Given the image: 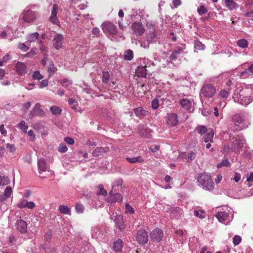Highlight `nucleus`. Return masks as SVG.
<instances>
[{"label": "nucleus", "instance_id": "obj_1", "mask_svg": "<svg viewBox=\"0 0 253 253\" xmlns=\"http://www.w3.org/2000/svg\"><path fill=\"white\" fill-rule=\"evenodd\" d=\"M198 181L206 190H212L214 188V182L211 179V176L205 172L199 175L198 177Z\"/></svg>", "mask_w": 253, "mask_h": 253}, {"label": "nucleus", "instance_id": "obj_2", "mask_svg": "<svg viewBox=\"0 0 253 253\" xmlns=\"http://www.w3.org/2000/svg\"><path fill=\"white\" fill-rule=\"evenodd\" d=\"M232 121L234 123L235 129L239 131L246 128L248 126L246 123V118L241 114H237L232 118Z\"/></svg>", "mask_w": 253, "mask_h": 253}, {"label": "nucleus", "instance_id": "obj_3", "mask_svg": "<svg viewBox=\"0 0 253 253\" xmlns=\"http://www.w3.org/2000/svg\"><path fill=\"white\" fill-rule=\"evenodd\" d=\"M216 89L211 84H204L201 89V94L206 97H212L215 93Z\"/></svg>", "mask_w": 253, "mask_h": 253}, {"label": "nucleus", "instance_id": "obj_4", "mask_svg": "<svg viewBox=\"0 0 253 253\" xmlns=\"http://www.w3.org/2000/svg\"><path fill=\"white\" fill-rule=\"evenodd\" d=\"M136 240L141 245H145L148 240V236L146 231L144 229H141L137 231L136 235Z\"/></svg>", "mask_w": 253, "mask_h": 253}, {"label": "nucleus", "instance_id": "obj_5", "mask_svg": "<svg viewBox=\"0 0 253 253\" xmlns=\"http://www.w3.org/2000/svg\"><path fill=\"white\" fill-rule=\"evenodd\" d=\"M164 236L163 230L160 228H156L152 230L150 234V239L154 242H160Z\"/></svg>", "mask_w": 253, "mask_h": 253}, {"label": "nucleus", "instance_id": "obj_6", "mask_svg": "<svg viewBox=\"0 0 253 253\" xmlns=\"http://www.w3.org/2000/svg\"><path fill=\"white\" fill-rule=\"evenodd\" d=\"M249 90H241L239 93V99L240 101V103L243 105H247L252 102L253 99L250 96H248V93L247 92Z\"/></svg>", "mask_w": 253, "mask_h": 253}, {"label": "nucleus", "instance_id": "obj_7", "mask_svg": "<svg viewBox=\"0 0 253 253\" xmlns=\"http://www.w3.org/2000/svg\"><path fill=\"white\" fill-rule=\"evenodd\" d=\"M102 29L104 33H108L112 35L117 33L116 26L111 22H105L102 25Z\"/></svg>", "mask_w": 253, "mask_h": 253}, {"label": "nucleus", "instance_id": "obj_8", "mask_svg": "<svg viewBox=\"0 0 253 253\" xmlns=\"http://www.w3.org/2000/svg\"><path fill=\"white\" fill-rule=\"evenodd\" d=\"M233 143L234 145L233 151L238 152L246 144V140L242 136H238L235 137V141Z\"/></svg>", "mask_w": 253, "mask_h": 253}, {"label": "nucleus", "instance_id": "obj_9", "mask_svg": "<svg viewBox=\"0 0 253 253\" xmlns=\"http://www.w3.org/2000/svg\"><path fill=\"white\" fill-rule=\"evenodd\" d=\"M132 30L133 34L137 36H142L145 32V28L141 23L134 22L132 24Z\"/></svg>", "mask_w": 253, "mask_h": 253}, {"label": "nucleus", "instance_id": "obj_10", "mask_svg": "<svg viewBox=\"0 0 253 253\" xmlns=\"http://www.w3.org/2000/svg\"><path fill=\"white\" fill-rule=\"evenodd\" d=\"M245 68L240 73V76L246 79L249 77H253V64L248 65V66L244 65Z\"/></svg>", "mask_w": 253, "mask_h": 253}, {"label": "nucleus", "instance_id": "obj_11", "mask_svg": "<svg viewBox=\"0 0 253 253\" xmlns=\"http://www.w3.org/2000/svg\"><path fill=\"white\" fill-rule=\"evenodd\" d=\"M22 15L23 20L29 23L33 22L36 18L35 12L31 10L24 11Z\"/></svg>", "mask_w": 253, "mask_h": 253}, {"label": "nucleus", "instance_id": "obj_12", "mask_svg": "<svg viewBox=\"0 0 253 253\" xmlns=\"http://www.w3.org/2000/svg\"><path fill=\"white\" fill-rule=\"evenodd\" d=\"M58 10V6L56 4H54L51 10V15L49 20L53 24L59 25V21L57 17V14Z\"/></svg>", "mask_w": 253, "mask_h": 253}, {"label": "nucleus", "instance_id": "obj_13", "mask_svg": "<svg viewBox=\"0 0 253 253\" xmlns=\"http://www.w3.org/2000/svg\"><path fill=\"white\" fill-rule=\"evenodd\" d=\"M63 39V35L61 34H57L54 36L53 44L56 49H59L62 47Z\"/></svg>", "mask_w": 253, "mask_h": 253}, {"label": "nucleus", "instance_id": "obj_14", "mask_svg": "<svg viewBox=\"0 0 253 253\" xmlns=\"http://www.w3.org/2000/svg\"><path fill=\"white\" fill-rule=\"evenodd\" d=\"M110 151L108 147H97L92 153L93 156L94 157H103L104 154L107 153Z\"/></svg>", "mask_w": 253, "mask_h": 253}, {"label": "nucleus", "instance_id": "obj_15", "mask_svg": "<svg viewBox=\"0 0 253 253\" xmlns=\"http://www.w3.org/2000/svg\"><path fill=\"white\" fill-rule=\"evenodd\" d=\"M109 202L110 203H116L122 202L123 199V196L120 193H113V190H111L109 192Z\"/></svg>", "mask_w": 253, "mask_h": 253}, {"label": "nucleus", "instance_id": "obj_16", "mask_svg": "<svg viewBox=\"0 0 253 253\" xmlns=\"http://www.w3.org/2000/svg\"><path fill=\"white\" fill-rule=\"evenodd\" d=\"M182 108L186 111H191V109L192 105V101L187 98H183L179 101Z\"/></svg>", "mask_w": 253, "mask_h": 253}, {"label": "nucleus", "instance_id": "obj_17", "mask_svg": "<svg viewBox=\"0 0 253 253\" xmlns=\"http://www.w3.org/2000/svg\"><path fill=\"white\" fill-rule=\"evenodd\" d=\"M16 229L21 233H25L27 232V223L22 220H18L16 223Z\"/></svg>", "mask_w": 253, "mask_h": 253}, {"label": "nucleus", "instance_id": "obj_18", "mask_svg": "<svg viewBox=\"0 0 253 253\" xmlns=\"http://www.w3.org/2000/svg\"><path fill=\"white\" fill-rule=\"evenodd\" d=\"M158 38V35L154 32H150L146 36V41L148 43V47L150 44L156 43Z\"/></svg>", "mask_w": 253, "mask_h": 253}, {"label": "nucleus", "instance_id": "obj_19", "mask_svg": "<svg viewBox=\"0 0 253 253\" xmlns=\"http://www.w3.org/2000/svg\"><path fill=\"white\" fill-rule=\"evenodd\" d=\"M167 122L171 126L176 125L178 122L177 115L174 113L169 114L167 117Z\"/></svg>", "mask_w": 253, "mask_h": 253}, {"label": "nucleus", "instance_id": "obj_20", "mask_svg": "<svg viewBox=\"0 0 253 253\" xmlns=\"http://www.w3.org/2000/svg\"><path fill=\"white\" fill-rule=\"evenodd\" d=\"M16 70L19 75H24L27 72L26 66L24 63L18 62L16 64Z\"/></svg>", "mask_w": 253, "mask_h": 253}, {"label": "nucleus", "instance_id": "obj_21", "mask_svg": "<svg viewBox=\"0 0 253 253\" xmlns=\"http://www.w3.org/2000/svg\"><path fill=\"white\" fill-rule=\"evenodd\" d=\"M215 217L219 222L224 223L228 218L229 213L225 211H220L216 214Z\"/></svg>", "mask_w": 253, "mask_h": 253}, {"label": "nucleus", "instance_id": "obj_22", "mask_svg": "<svg viewBox=\"0 0 253 253\" xmlns=\"http://www.w3.org/2000/svg\"><path fill=\"white\" fill-rule=\"evenodd\" d=\"M39 171L40 173L42 172H45L47 169V165L46 161L43 158H41L39 160L38 163Z\"/></svg>", "mask_w": 253, "mask_h": 253}, {"label": "nucleus", "instance_id": "obj_23", "mask_svg": "<svg viewBox=\"0 0 253 253\" xmlns=\"http://www.w3.org/2000/svg\"><path fill=\"white\" fill-rule=\"evenodd\" d=\"M225 6L230 10L238 8L239 5L234 0H224Z\"/></svg>", "mask_w": 253, "mask_h": 253}, {"label": "nucleus", "instance_id": "obj_24", "mask_svg": "<svg viewBox=\"0 0 253 253\" xmlns=\"http://www.w3.org/2000/svg\"><path fill=\"white\" fill-rule=\"evenodd\" d=\"M146 68V66L138 67L135 71L136 76L140 78L145 77L147 75V70Z\"/></svg>", "mask_w": 253, "mask_h": 253}, {"label": "nucleus", "instance_id": "obj_25", "mask_svg": "<svg viewBox=\"0 0 253 253\" xmlns=\"http://www.w3.org/2000/svg\"><path fill=\"white\" fill-rule=\"evenodd\" d=\"M40 103H37L34 107L33 110V115L43 117L45 116V113L41 108Z\"/></svg>", "mask_w": 253, "mask_h": 253}, {"label": "nucleus", "instance_id": "obj_26", "mask_svg": "<svg viewBox=\"0 0 253 253\" xmlns=\"http://www.w3.org/2000/svg\"><path fill=\"white\" fill-rule=\"evenodd\" d=\"M183 52V48L181 47H178L176 50L173 51L169 56V59L171 60H176L178 58L179 54Z\"/></svg>", "mask_w": 253, "mask_h": 253}, {"label": "nucleus", "instance_id": "obj_27", "mask_svg": "<svg viewBox=\"0 0 253 253\" xmlns=\"http://www.w3.org/2000/svg\"><path fill=\"white\" fill-rule=\"evenodd\" d=\"M214 132L212 129H210L208 132L204 136V141L206 143L212 142Z\"/></svg>", "mask_w": 253, "mask_h": 253}, {"label": "nucleus", "instance_id": "obj_28", "mask_svg": "<svg viewBox=\"0 0 253 253\" xmlns=\"http://www.w3.org/2000/svg\"><path fill=\"white\" fill-rule=\"evenodd\" d=\"M124 243L123 241L121 239H118L117 241L114 242L113 249L114 251L116 252H120L122 251V248L123 247Z\"/></svg>", "mask_w": 253, "mask_h": 253}, {"label": "nucleus", "instance_id": "obj_29", "mask_svg": "<svg viewBox=\"0 0 253 253\" xmlns=\"http://www.w3.org/2000/svg\"><path fill=\"white\" fill-rule=\"evenodd\" d=\"M126 161L131 164H134L136 163H142L144 161V159L141 156H139L133 158H126Z\"/></svg>", "mask_w": 253, "mask_h": 253}, {"label": "nucleus", "instance_id": "obj_30", "mask_svg": "<svg viewBox=\"0 0 253 253\" xmlns=\"http://www.w3.org/2000/svg\"><path fill=\"white\" fill-rule=\"evenodd\" d=\"M116 223L120 230H123L125 228V226L123 222V217L121 216L116 217Z\"/></svg>", "mask_w": 253, "mask_h": 253}, {"label": "nucleus", "instance_id": "obj_31", "mask_svg": "<svg viewBox=\"0 0 253 253\" xmlns=\"http://www.w3.org/2000/svg\"><path fill=\"white\" fill-rule=\"evenodd\" d=\"M134 113L137 117H141L145 116L146 111L143 108L138 107L134 110Z\"/></svg>", "mask_w": 253, "mask_h": 253}, {"label": "nucleus", "instance_id": "obj_32", "mask_svg": "<svg viewBox=\"0 0 253 253\" xmlns=\"http://www.w3.org/2000/svg\"><path fill=\"white\" fill-rule=\"evenodd\" d=\"M39 36V34L37 32L33 33L31 34L28 36L27 40L28 42H35L38 39Z\"/></svg>", "mask_w": 253, "mask_h": 253}, {"label": "nucleus", "instance_id": "obj_33", "mask_svg": "<svg viewBox=\"0 0 253 253\" xmlns=\"http://www.w3.org/2000/svg\"><path fill=\"white\" fill-rule=\"evenodd\" d=\"M17 127L20 128L24 132H27L28 126L26 125V122L24 121H22L19 124H18Z\"/></svg>", "mask_w": 253, "mask_h": 253}, {"label": "nucleus", "instance_id": "obj_34", "mask_svg": "<svg viewBox=\"0 0 253 253\" xmlns=\"http://www.w3.org/2000/svg\"><path fill=\"white\" fill-rule=\"evenodd\" d=\"M11 28L9 26H7L5 28L4 31H2L0 35V37L1 39H6V37L10 35V33L9 32L10 31H11Z\"/></svg>", "mask_w": 253, "mask_h": 253}, {"label": "nucleus", "instance_id": "obj_35", "mask_svg": "<svg viewBox=\"0 0 253 253\" xmlns=\"http://www.w3.org/2000/svg\"><path fill=\"white\" fill-rule=\"evenodd\" d=\"M237 44L238 46L242 47L243 48H246L248 46V41L244 39L239 40L237 41Z\"/></svg>", "mask_w": 253, "mask_h": 253}, {"label": "nucleus", "instance_id": "obj_36", "mask_svg": "<svg viewBox=\"0 0 253 253\" xmlns=\"http://www.w3.org/2000/svg\"><path fill=\"white\" fill-rule=\"evenodd\" d=\"M110 80V74L108 71H103L102 73V81L104 84H108Z\"/></svg>", "mask_w": 253, "mask_h": 253}, {"label": "nucleus", "instance_id": "obj_37", "mask_svg": "<svg viewBox=\"0 0 253 253\" xmlns=\"http://www.w3.org/2000/svg\"><path fill=\"white\" fill-rule=\"evenodd\" d=\"M50 111L52 114L58 115L61 113L62 110L57 106H53L50 108Z\"/></svg>", "mask_w": 253, "mask_h": 253}, {"label": "nucleus", "instance_id": "obj_38", "mask_svg": "<svg viewBox=\"0 0 253 253\" xmlns=\"http://www.w3.org/2000/svg\"><path fill=\"white\" fill-rule=\"evenodd\" d=\"M10 179L7 176H1L0 175V185H6L10 183Z\"/></svg>", "mask_w": 253, "mask_h": 253}, {"label": "nucleus", "instance_id": "obj_39", "mask_svg": "<svg viewBox=\"0 0 253 253\" xmlns=\"http://www.w3.org/2000/svg\"><path fill=\"white\" fill-rule=\"evenodd\" d=\"M58 210L59 212L62 214H68L70 212V209L63 205H60Z\"/></svg>", "mask_w": 253, "mask_h": 253}, {"label": "nucleus", "instance_id": "obj_40", "mask_svg": "<svg viewBox=\"0 0 253 253\" xmlns=\"http://www.w3.org/2000/svg\"><path fill=\"white\" fill-rule=\"evenodd\" d=\"M133 57V51L130 49L127 50L125 52L124 58L126 60H130Z\"/></svg>", "mask_w": 253, "mask_h": 253}, {"label": "nucleus", "instance_id": "obj_41", "mask_svg": "<svg viewBox=\"0 0 253 253\" xmlns=\"http://www.w3.org/2000/svg\"><path fill=\"white\" fill-rule=\"evenodd\" d=\"M198 133L202 135L205 133L209 130L207 129V127L204 126H199L196 127L195 129Z\"/></svg>", "mask_w": 253, "mask_h": 253}, {"label": "nucleus", "instance_id": "obj_42", "mask_svg": "<svg viewBox=\"0 0 253 253\" xmlns=\"http://www.w3.org/2000/svg\"><path fill=\"white\" fill-rule=\"evenodd\" d=\"M68 103L71 106L72 109L75 110L77 109L78 102L75 99L70 98L68 100Z\"/></svg>", "mask_w": 253, "mask_h": 253}, {"label": "nucleus", "instance_id": "obj_43", "mask_svg": "<svg viewBox=\"0 0 253 253\" xmlns=\"http://www.w3.org/2000/svg\"><path fill=\"white\" fill-rule=\"evenodd\" d=\"M123 184V180L122 179H118L115 184L112 186V190H114L115 191H117L118 189H116V187H119L122 188V185Z\"/></svg>", "mask_w": 253, "mask_h": 253}, {"label": "nucleus", "instance_id": "obj_44", "mask_svg": "<svg viewBox=\"0 0 253 253\" xmlns=\"http://www.w3.org/2000/svg\"><path fill=\"white\" fill-rule=\"evenodd\" d=\"M58 151L60 153H65L68 150V148L64 143H60L58 147Z\"/></svg>", "mask_w": 253, "mask_h": 253}, {"label": "nucleus", "instance_id": "obj_45", "mask_svg": "<svg viewBox=\"0 0 253 253\" xmlns=\"http://www.w3.org/2000/svg\"><path fill=\"white\" fill-rule=\"evenodd\" d=\"M12 191V189L10 187H6L4 192V197L5 198H7V199L9 198L11 194Z\"/></svg>", "mask_w": 253, "mask_h": 253}, {"label": "nucleus", "instance_id": "obj_46", "mask_svg": "<svg viewBox=\"0 0 253 253\" xmlns=\"http://www.w3.org/2000/svg\"><path fill=\"white\" fill-rule=\"evenodd\" d=\"M98 192H97L98 195H102L106 196L107 195V191L104 189L102 185H99L98 186Z\"/></svg>", "mask_w": 253, "mask_h": 253}, {"label": "nucleus", "instance_id": "obj_47", "mask_svg": "<svg viewBox=\"0 0 253 253\" xmlns=\"http://www.w3.org/2000/svg\"><path fill=\"white\" fill-rule=\"evenodd\" d=\"M229 89L228 90H226L225 89H222L221 90L219 94V96L223 98H226L228 97L229 95Z\"/></svg>", "mask_w": 253, "mask_h": 253}, {"label": "nucleus", "instance_id": "obj_48", "mask_svg": "<svg viewBox=\"0 0 253 253\" xmlns=\"http://www.w3.org/2000/svg\"><path fill=\"white\" fill-rule=\"evenodd\" d=\"M197 11L199 15H202L208 12L207 9L205 7L204 5H202L197 9Z\"/></svg>", "mask_w": 253, "mask_h": 253}, {"label": "nucleus", "instance_id": "obj_49", "mask_svg": "<svg viewBox=\"0 0 253 253\" xmlns=\"http://www.w3.org/2000/svg\"><path fill=\"white\" fill-rule=\"evenodd\" d=\"M152 108L154 109H157L159 107V102L157 97L153 99L151 103Z\"/></svg>", "mask_w": 253, "mask_h": 253}, {"label": "nucleus", "instance_id": "obj_50", "mask_svg": "<svg viewBox=\"0 0 253 253\" xmlns=\"http://www.w3.org/2000/svg\"><path fill=\"white\" fill-rule=\"evenodd\" d=\"M33 78L34 80H40L42 79L43 77L40 74V72L36 71L33 74Z\"/></svg>", "mask_w": 253, "mask_h": 253}, {"label": "nucleus", "instance_id": "obj_51", "mask_svg": "<svg viewBox=\"0 0 253 253\" xmlns=\"http://www.w3.org/2000/svg\"><path fill=\"white\" fill-rule=\"evenodd\" d=\"M61 83L63 86L65 87H68L72 84V81L69 79H64L61 82Z\"/></svg>", "mask_w": 253, "mask_h": 253}, {"label": "nucleus", "instance_id": "obj_52", "mask_svg": "<svg viewBox=\"0 0 253 253\" xmlns=\"http://www.w3.org/2000/svg\"><path fill=\"white\" fill-rule=\"evenodd\" d=\"M241 242V238L240 236L235 235L233 238V243L235 246L238 245Z\"/></svg>", "mask_w": 253, "mask_h": 253}, {"label": "nucleus", "instance_id": "obj_53", "mask_svg": "<svg viewBox=\"0 0 253 253\" xmlns=\"http://www.w3.org/2000/svg\"><path fill=\"white\" fill-rule=\"evenodd\" d=\"M27 200L23 199L17 204V207L20 209L25 208L27 207Z\"/></svg>", "mask_w": 253, "mask_h": 253}, {"label": "nucleus", "instance_id": "obj_54", "mask_svg": "<svg viewBox=\"0 0 253 253\" xmlns=\"http://www.w3.org/2000/svg\"><path fill=\"white\" fill-rule=\"evenodd\" d=\"M75 208L77 212L78 213H82L84 211V207L81 204H77Z\"/></svg>", "mask_w": 253, "mask_h": 253}, {"label": "nucleus", "instance_id": "obj_55", "mask_svg": "<svg viewBox=\"0 0 253 253\" xmlns=\"http://www.w3.org/2000/svg\"><path fill=\"white\" fill-rule=\"evenodd\" d=\"M52 236V234L51 231L46 232L44 235V239L46 242H50Z\"/></svg>", "mask_w": 253, "mask_h": 253}, {"label": "nucleus", "instance_id": "obj_56", "mask_svg": "<svg viewBox=\"0 0 253 253\" xmlns=\"http://www.w3.org/2000/svg\"><path fill=\"white\" fill-rule=\"evenodd\" d=\"M18 48L24 51H27L29 48L26 45V44L24 43H20L18 44Z\"/></svg>", "mask_w": 253, "mask_h": 253}, {"label": "nucleus", "instance_id": "obj_57", "mask_svg": "<svg viewBox=\"0 0 253 253\" xmlns=\"http://www.w3.org/2000/svg\"><path fill=\"white\" fill-rule=\"evenodd\" d=\"M64 140L66 143L70 145H73L75 143L74 139L70 137H66Z\"/></svg>", "mask_w": 253, "mask_h": 253}, {"label": "nucleus", "instance_id": "obj_58", "mask_svg": "<svg viewBox=\"0 0 253 253\" xmlns=\"http://www.w3.org/2000/svg\"><path fill=\"white\" fill-rule=\"evenodd\" d=\"M126 213H133L134 212L133 208L128 203L126 204Z\"/></svg>", "mask_w": 253, "mask_h": 253}, {"label": "nucleus", "instance_id": "obj_59", "mask_svg": "<svg viewBox=\"0 0 253 253\" xmlns=\"http://www.w3.org/2000/svg\"><path fill=\"white\" fill-rule=\"evenodd\" d=\"M230 163L228 160H226L225 161H222L221 163H219L217 165L218 168H220L223 166H225L226 167L229 166Z\"/></svg>", "mask_w": 253, "mask_h": 253}, {"label": "nucleus", "instance_id": "obj_60", "mask_svg": "<svg viewBox=\"0 0 253 253\" xmlns=\"http://www.w3.org/2000/svg\"><path fill=\"white\" fill-rule=\"evenodd\" d=\"M28 135L31 137L30 140L31 141H34L36 138L35 134L32 130H30L28 132Z\"/></svg>", "mask_w": 253, "mask_h": 253}, {"label": "nucleus", "instance_id": "obj_61", "mask_svg": "<svg viewBox=\"0 0 253 253\" xmlns=\"http://www.w3.org/2000/svg\"><path fill=\"white\" fill-rule=\"evenodd\" d=\"M195 47L198 49H204V45L201 42H197L195 43Z\"/></svg>", "mask_w": 253, "mask_h": 253}, {"label": "nucleus", "instance_id": "obj_62", "mask_svg": "<svg viewBox=\"0 0 253 253\" xmlns=\"http://www.w3.org/2000/svg\"><path fill=\"white\" fill-rule=\"evenodd\" d=\"M241 174L238 172H235L234 177L233 179L236 182H238L241 179Z\"/></svg>", "mask_w": 253, "mask_h": 253}, {"label": "nucleus", "instance_id": "obj_63", "mask_svg": "<svg viewBox=\"0 0 253 253\" xmlns=\"http://www.w3.org/2000/svg\"><path fill=\"white\" fill-rule=\"evenodd\" d=\"M172 4L174 7L177 8L182 3L181 0H172Z\"/></svg>", "mask_w": 253, "mask_h": 253}, {"label": "nucleus", "instance_id": "obj_64", "mask_svg": "<svg viewBox=\"0 0 253 253\" xmlns=\"http://www.w3.org/2000/svg\"><path fill=\"white\" fill-rule=\"evenodd\" d=\"M31 106V102H27L26 103H24L23 105V110L24 112H26Z\"/></svg>", "mask_w": 253, "mask_h": 253}]
</instances>
